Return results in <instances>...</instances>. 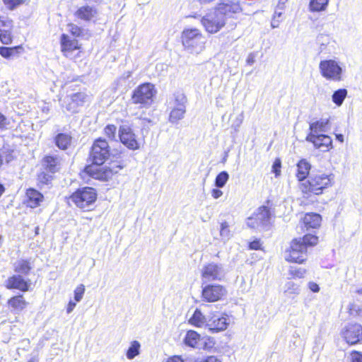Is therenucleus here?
I'll list each match as a JSON object with an SVG mask.
<instances>
[{
    "label": "nucleus",
    "instance_id": "17",
    "mask_svg": "<svg viewBox=\"0 0 362 362\" xmlns=\"http://www.w3.org/2000/svg\"><path fill=\"white\" fill-rule=\"evenodd\" d=\"M215 9L224 15L226 20V16L240 13L242 10L239 3L234 0H221Z\"/></svg>",
    "mask_w": 362,
    "mask_h": 362
},
{
    "label": "nucleus",
    "instance_id": "64",
    "mask_svg": "<svg viewBox=\"0 0 362 362\" xmlns=\"http://www.w3.org/2000/svg\"><path fill=\"white\" fill-rule=\"evenodd\" d=\"M281 13H277V12H275V14H274V18L277 16V17H281Z\"/></svg>",
    "mask_w": 362,
    "mask_h": 362
},
{
    "label": "nucleus",
    "instance_id": "5",
    "mask_svg": "<svg viewBox=\"0 0 362 362\" xmlns=\"http://www.w3.org/2000/svg\"><path fill=\"white\" fill-rule=\"evenodd\" d=\"M156 91L154 86L150 83H145L139 86L132 95L134 104H139L142 107L149 106L153 102V97Z\"/></svg>",
    "mask_w": 362,
    "mask_h": 362
},
{
    "label": "nucleus",
    "instance_id": "61",
    "mask_svg": "<svg viewBox=\"0 0 362 362\" xmlns=\"http://www.w3.org/2000/svg\"><path fill=\"white\" fill-rule=\"evenodd\" d=\"M336 138L340 142H343L344 141V136L342 134H336Z\"/></svg>",
    "mask_w": 362,
    "mask_h": 362
},
{
    "label": "nucleus",
    "instance_id": "30",
    "mask_svg": "<svg viewBox=\"0 0 362 362\" xmlns=\"http://www.w3.org/2000/svg\"><path fill=\"white\" fill-rule=\"evenodd\" d=\"M30 269L31 267L30 262L27 260L21 259L13 264V270L16 273L27 275L29 274Z\"/></svg>",
    "mask_w": 362,
    "mask_h": 362
},
{
    "label": "nucleus",
    "instance_id": "33",
    "mask_svg": "<svg viewBox=\"0 0 362 362\" xmlns=\"http://www.w3.org/2000/svg\"><path fill=\"white\" fill-rule=\"evenodd\" d=\"M43 163L46 169L50 173H55L59 169V160L56 157L47 156L44 158Z\"/></svg>",
    "mask_w": 362,
    "mask_h": 362
},
{
    "label": "nucleus",
    "instance_id": "54",
    "mask_svg": "<svg viewBox=\"0 0 362 362\" xmlns=\"http://www.w3.org/2000/svg\"><path fill=\"white\" fill-rule=\"evenodd\" d=\"M7 125V119L6 117L0 112V130L6 129Z\"/></svg>",
    "mask_w": 362,
    "mask_h": 362
},
{
    "label": "nucleus",
    "instance_id": "58",
    "mask_svg": "<svg viewBox=\"0 0 362 362\" xmlns=\"http://www.w3.org/2000/svg\"><path fill=\"white\" fill-rule=\"evenodd\" d=\"M211 195L214 199H218L223 195V192L219 189H213Z\"/></svg>",
    "mask_w": 362,
    "mask_h": 362
},
{
    "label": "nucleus",
    "instance_id": "52",
    "mask_svg": "<svg viewBox=\"0 0 362 362\" xmlns=\"http://www.w3.org/2000/svg\"><path fill=\"white\" fill-rule=\"evenodd\" d=\"M261 243L259 240H255L251 243H250V248L251 250H259L261 248Z\"/></svg>",
    "mask_w": 362,
    "mask_h": 362
},
{
    "label": "nucleus",
    "instance_id": "60",
    "mask_svg": "<svg viewBox=\"0 0 362 362\" xmlns=\"http://www.w3.org/2000/svg\"><path fill=\"white\" fill-rule=\"evenodd\" d=\"M91 197H92V204H93L97 199V194L95 192V190L93 188H92Z\"/></svg>",
    "mask_w": 362,
    "mask_h": 362
},
{
    "label": "nucleus",
    "instance_id": "31",
    "mask_svg": "<svg viewBox=\"0 0 362 362\" xmlns=\"http://www.w3.org/2000/svg\"><path fill=\"white\" fill-rule=\"evenodd\" d=\"M328 119H320L310 124V133L320 134V132H325L327 129Z\"/></svg>",
    "mask_w": 362,
    "mask_h": 362
},
{
    "label": "nucleus",
    "instance_id": "40",
    "mask_svg": "<svg viewBox=\"0 0 362 362\" xmlns=\"http://www.w3.org/2000/svg\"><path fill=\"white\" fill-rule=\"evenodd\" d=\"M229 179V175L226 171H222L218 173L215 179V186L218 188H222L225 186Z\"/></svg>",
    "mask_w": 362,
    "mask_h": 362
},
{
    "label": "nucleus",
    "instance_id": "63",
    "mask_svg": "<svg viewBox=\"0 0 362 362\" xmlns=\"http://www.w3.org/2000/svg\"><path fill=\"white\" fill-rule=\"evenodd\" d=\"M272 28H276L278 26V25H276L274 20H273V21L272 22Z\"/></svg>",
    "mask_w": 362,
    "mask_h": 362
},
{
    "label": "nucleus",
    "instance_id": "47",
    "mask_svg": "<svg viewBox=\"0 0 362 362\" xmlns=\"http://www.w3.org/2000/svg\"><path fill=\"white\" fill-rule=\"evenodd\" d=\"M124 166V165L121 163L118 164L115 162L110 163V166H108V170H111V177H112L113 175L118 173L119 170L122 169Z\"/></svg>",
    "mask_w": 362,
    "mask_h": 362
},
{
    "label": "nucleus",
    "instance_id": "36",
    "mask_svg": "<svg viewBox=\"0 0 362 362\" xmlns=\"http://www.w3.org/2000/svg\"><path fill=\"white\" fill-rule=\"evenodd\" d=\"M347 93L348 91L345 88H340L335 90L332 95L333 103L338 107L341 106L347 96Z\"/></svg>",
    "mask_w": 362,
    "mask_h": 362
},
{
    "label": "nucleus",
    "instance_id": "26",
    "mask_svg": "<svg viewBox=\"0 0 362 362\" xmlns=\"http://www.w3.org/2000/svg\"><path fill=\"white\" fill-rule=\"evenodd\" d=\"M8 307L15 312L22 311L28 305L22 295L12 297L8 300Z\"/></svg>",
    "mask_w": 362,
    "mask_h": 362
},
{
    "label": "nucleus",
    "instance_id": "27",
    "mask_svg": "<svg viewBox=\"0 0 362 362\" xmlns=\"http://www.w3.org/2000/svg\"><path fill=\"white\" fill-rule=\"evenodd\" d=\"M23 50V49L21 46L12 47H0V55L5 59L18 57Z\"/></svg>",
    "mask_w": 362,
    "mask_h": 362
},
{
    "label": "nucleus",
    "instance_id": "14",
    "mask_svg": "<svg viewBox=\"0 0 362 362\" xmlns=\"http://www.w3.org/2000/svg\"><path fill=\"white\" fill-rule=\"evenodd\" d=\"M13 21L5 16H0V41L2 44L10 45L13 40Z\"/></svg>",
    "mask_w": 362,
    "mask_h": 362
},
{
    "label": "nucleus",
    "instance_id": "37",
    "mask_svg": "<svg viewBox=\"0 0 362 362\" xmlns=\"http://www.w3.org/2000/svg\"><path fill=\"white\" fill-rule=\"evenodd\" d=\"M186 112V108H171L169 115V122L177 123L179 120L184 118Z\"/></svg>",
    "mask_w": 362,
    "mask_h": 362
},
{
    "label": "nucleus",
    "instance_id": "55",
    "mask_svg": "<svg viewBox=\"0 0 362 362\" xmlns=\"http://www.w3.org/2000/svg\"><path fill=\"white\" fill-rule=\"evenodd\" d=\"M201 362H221L216 356H209L204 358Z\"/></svg>",
    "mask_w": 362,
    "mask_h": 362
},
{
    "label": "nucleus",
    "instance_id": "28",
    "mask_svg": "<svg viewBox=\"0 0 362 362\" xmlns=\"http://www.w3.org/2000/svg\"><path fill=\"white\" fill-rule=\"evenodd\" d=\"M200 341V335L194 330L187 331L184 339V343L186 346L197 348Z\"/></svg>",
    "mask_w": 362,
    "mask_h": 362
},
{
    "label": "nucleus",
    "instance_id": "29",
    "mask_svg": "<svg viewBox=\"0 0 362 362\" xmlns=\"http://www.w3.org/2000/svg\"><path fill=\"white\" fill-rule=\"evenodd\" d=\"M54 141L59 148L66 150L71 144V136L68 134L61 133L56 136Z\"/></svg>",
    "mask_w": 362,
    "mask_h": 362
},
{
    "label": "nucleus",
    "instance_id": "42",
    "mask_svg": "<svg viewBox=\"0 0 362 362\" xmlns=\"http://www.w3.org/2000/svg\"><path fill=\"white\" fill-rule=\"evenodd\" d=\"M76 16L84 21H89L90 17V8L89 6H82L76 13Z\"/></svg>",
    "mask_w": 362,
    "mask_h": 362
},
{
    "label": "nucleus",
    "instance_id": "2",
    "mask_svg": "<svg viewBox=\"0 0 362 362\" xmlns=\"http://www.w3.org/2000/svg\"><path fill=\"white\" fill-rule=\"evenodd\" d=\"M181 38L185 49L192 54H199L205 47V37L197 28L185 29L182 33Z\"/></svg>",
    "mask_w": 362,
    "mask_h": 362
},
{
    "label": "nucleus",
    "instance_id": "18",
    "mask_svg": "<svg viewBox=\"0 0 362 362\" xmlns=\"http://www.w3.org/2000/svg\"><path fill=\"white\" fill-rule=\"evenodd\" d=\"M86 98L87 95L83 93H77L67 95L64 99L63 105L65 106L66 110L75 112L77 111V108L83 105Z\"/></svg>",
    "mask_w": 362,
    "mask_h": 362
},
{
    "label": "nucleus",
    "instance_id": "12",
    "mask_svg": "<svg viewBox=\"0 0 362 362\" xmlns=\"http://www.w3.org/2000/svg\"><path fill=\"white\" fill-rule=\"evenodd\" d=\"M71 201L78 208L84 211H89L90 204V187L78 189L69 198V202Z\"/></svg>",
    "mask_w": 362,
    "mask_h": 362
},
{
    "label": "nucleus",
    "instance_id": "7",
    "mask_svg": "<svg viewBox=\"0 0 362 362\" xmlns=\"http://www.w3.org/2000/svg\"><path fill=\"white\" fill-rule=\"evenodd\" d=\"M201 23L206 32L216 33L226 25V19L224 15L214 9L204 16Z\"/></svg>",
    "mask_w": 362,
    "mask_h": 362
},
{
    "label": "nucleus",
    "instance_id": "15",
    "mask_svg": "<svg viewBox=\"0 0 362 362\" xmlns=\"http://www.w3.org/2000/svg\"><path fill=\"white\" fill-rule=\"evenodd\" d=\"M229 325L228 315H214L208 319L206 327L212 332H218L227 329Z\"/></svg>",
    "mask_w": 362,
    "mask_h": 362
},
{
    "label": "nucleus",
    "instance_id": "9",
    "mask_svg": "<svg viewBox=\"0 0 362 362\" xmlns=\"http://www.w3.org/2000/svg\"><path fill=\"white\" fill-rule=\"evenodd\" d=\"M119 141L127 148L130 150H137L140 145L136 139V135L134 134L132 126L125 122L119 126L118 130Z\"/></svg>",
    "mask_w": 362,
    "mask_h": 362
},
{
    "label": "nucleus",
    "instance_id": "34",
    "mask_svg": "<svg viewBox=\"0 0 362 362\" xmlns=\"http://www.w3.org/2000/svg\"><path fill=\"white\" fill-rule=\"evenodd\" d=\"M85 288L83 285H80L76 288L74 291L75 302H74L72 300L69 301L66 309L68 313H70L74 310V307L76 306V302H78L81 300Z\"/></svg>",
    "mask_w": 362,
    "mask_h": 362
},
{
    "label": "nucleus",
    "instance_id": "13",
    "mask_svg": "<svg viewBox=\"0 0 362 362\" xmlns=\"http://www.w3.org/2000/svg\"><path fill=\"white\" fill-rule=\"evenodd\" d=\"M341 335L349 344H356L362 339V326L359 324H349L341 332Z\"/></svg>",
    "mask_w": 362,
    "mask_h": 362
},
{
    "label": "nucleus",
    "instance_id": "45",
    "mask_svg": "<svg viewBox=\"0 0 362 362\" xmlns=\"http://www.w3.org/2000/svg\"><path fill=\"white\" fill-rule=\"evenodd\" d=\"M290 274L294 278H303L306 270L303 268L291 267L289 270Z\"/></svg>",
    "mask_w": 362,
    "mask_h": 362
},
{
    "label": "nucleus",
    "instance_id": "51",
    "mask_svg": "<svg viewBox=\"0 0 362 362\" xmlns=\"http://www.w3.org/2000/svg\"><path fill=\"white\" fill-rule=\"evenodd\" d=\"M81 176L83 180H86V177H87V181L89 180V177H90V165H87L85 168V170L82 172Z\"/></svg>",
    "mask_w": 362,
    "mask_h": 362
},
{
    "label": "nucleus",
    "instance_id": "8",
    "mask_svg": "<svg viewBox=\"0 0 362 362\" xmlns=\"http://www.w3.org/2000/svg\"><path fill=\"white\" fill-rule=\"evenodd\" d=\"M272 215L267 206H261L247 218V225L252 228H267L271 223Z\"/></svg>",
    "mask_w": 362,
    "mask_h": 362
},
{
    "label": "nucleus",
    "instance_id": "59",
    "mask_svg": "<svg viewBox=\"0 0 362 362\" xmlns=\"http://www.w3.org/2000/svg\"><path fill=\"white\" fill-rule=\"evenodd\" d=\"M167 362H184V361L180 356H174L170 358Z\"/></svg>",
    "mask_w": 362,
    "mask_h": 362
},
{
    "label": "nucleus",
    "instance_id": "16",
    "mask_svg": "<svg viewBox=\"0 0 362 362\" xmlns=\"http://www.w3.org/2000/svg\"><path fill=\"white\" fill-rule=\"evenodd\" d=\"M306 141L313 144L316 148L322 151H327L332 147V140L330 136L325 134H315L310 133L306 136Z\"/></svg>",
    "mask_w": 362,
    "mask_h": 362
},
{
    "label": "nucleus",
    "instance_id": "24",
    "mask_svg": "<svg viewBox=\"0 0 362 362\" xmlns=\"http://www.w3.org/2000/svg\"><path fill=\"white\" fill-rule=\"evenodd\" d=\"M321 216L318 214H306L303 218V224L307 229L317 228L320 226Z\"/></svg>",
    "mask_w": 362,
    "mask_h": 362
},
{
    "label": "nucleus",
    "instance_id": "53",
    "mask_svg": "<svg viewBox=\"0 0 362 362\" xmlns=\"http://www.w3.org/2000/svg\"><path fill=\"white\" fill-rule=\"evenodd\" d=\"M308 288L311 291L314 293H317L320 291L319 285L313 281L308 283Z\"/></svg>",
    "mask_w": 362,
    "mask_h": 362
},
{
    "label": "nucleus",
    "instance_id": "25",
    "mask_svg": "<svg viewBox=\"0 0 362 362\" xmlns=\"http://www.w3.org/2000/svg\"><path fill=\"white\" fill-rule=\"evenodd\" d=\"M187 99L182 92H177L173 95V98L169 101L170 108H186Z\"/></svg>",
    "mask_w": 362,
    "mask_h": 362
},
{
    "label": "nucleus",
    "instance_id": "23",
    "mask_svg": "<svg viewBox=\"0 0 362 362\" xmlns=\"http://www.w3.org/2000/svg\"><path fill=\"white\" fill-rule=\"evenodd\" d=\"M311 165L305 160L301 159L297 163L296 177L300 182H303L309 175Z\"/></svg>",
    "mask_w": 362,
    "mask_h": 362
},
{
    "label": "nucleus",
    "instance_id": "11",
    "mask_svg": "<svg viewBox=\"0 0 362 362\" xmlns=\"http://www.w3.org/2000/svg\"><path fill=\"white\" fill-rule=\"evenodd\" d=\"M227 293L226 288L220 284H206L202 287V297L209 303L219 300Z\"/></svg>",
    "mask_w": 362,
    "mask_h": 362
},
{
    "label": "nucleus",
    "instance_id": "21",
    "mask_svg": "<svg viewBox=\"0 0 362 362\" xmlns=\"http://www.w3.org/2000/svg\"><path fill=\"white\" fill-rule=\"evenodd\" d=\"M92 178L100 180H108L111 178V170L107 165L92 164Z\"/></svg>",
    "mask_w": 362,
    "mask_h": 362
},
{
    "label": "nucleus",
    "instance_id": "57",
    "mask_svg": "<svg viewBox=\"0 0 362 362\" xmlns=\"http://www.w3.org/2000/svg\"><path fill=\"white\" fill-rule=\"evenodd\" d=\"M243 120V113H241L238 117H237L235 124H233V127L235 126V129H237V128H238L240 126V124H242Z\"/></svg>",
    "mask_w": 362,
    "mask_h": 362
},
{
    "label": "nucleus",
    "instance_id": "6",
    "mask_svg": "<svg viewBox=\"0 0 362 362\" xmlns=\"http://www.w3.org/2000/svg\"><path fill=\"white\" fill-rule=\"evenodd\" d=\"M319 69L321 75L327 80L340 81L342 80L343 69L337 62L325 59L320 62Z\"/></svg>",
    "mask_w": 362,
    "mask_h": 362
},
{
    "label": "nucleus",
    "instance_id": "10",
    "mask_svg": "<svg viewBox=\"0 0 362 362\" xmlns=\"http://www.w3.org/2000/svg\"><path fill=\"white\" fill-rule=\"evenodd\" d=\"M110 156L109 145L104 139H96L92 145V164L103 165Z\"/></svg>",
    "mask_w": 362,
    "mask_h": 362
},
{
    "label": "nucleus",
    "instance_id": "35",
    "mask_svg": "<svg viewBox=\"0 0 362 362\" xmlns=\"http://www.w3.org/2000/svg\"><path fill=\"white\" fill-rule=\"evenodd\" d=\"M329 4V0H310L309 8L313 12H320L325 11Z\"/></svg>",
    "mask_w": 362,
    "mask_h": 362
},
{
    "label": "nucleus",
    "instance_id": "1",
    "mask_svg": "<svg viewBox=\"0 0 362 362\" xmlns=\"http://www.w3.org/2000/svg\"><path fill=\"white\" fill-rule=\"evenodd\" d=\"M317 242L318 237L311 234H307L303 238L294 239L291 243L290 250L286 252V260L303 263L307 258V247L315 245Z\"/></svg>",
    "mask_w": 362,
    "mask_h": 362
},
{
    "label": "nucleus",
    "instance_id": "39",
    "mask_svg": "<svg viewBox=\"0 0 362 362\" xmlns=\"http://www.w3.org/2000/svg\"><path fill=\"white\" fill-rule=\"evenodd\" d=\"M331 38L328 35L320 34L317 37V43L319 45L320 52L326 50L327 45L330 43Z\"/></svg>",
    "mask_w": 362,
    "mask_h": 362
},
{
    "label": "nucleus",
    "instance_id": "3",
    "mask_svg": "<svg viewBox=\"0 0 362 362\" xmlns=\"http://www.w3.org/2000/svg\"><path fill=\"white\" fill-rule=\"evenodd\" d=\"M330 175L325 173L311 174L308 180L304 182H301L300 189L303 193H313L315 194H320L324 189L331 185Z\"/></svg>",
    "mask_w": 362,
    "mask_h": 362
},
{
    "label": "nucleus",
    "instance_id": "41",
    "mask_svg": "<svg viewBox=\"0 0 362 362\" xmlns=\"http://www.w3.org/2000/svg\"><path fill=\"white\" fill-rule=\"evenodd\" d=\"M220 235L222 240H228L231 237L229 225L226 221L221 223L220 228Z\"/></svg>",
    "mask_w": 362,
    "mask_h": 362
},
{
    "label": "nucleus",
    "instance_id": "46",
    "mask_svg": "<svg viewBox=\"0 0 362 362\" xmlns=\"http://www.w3.org/2000/svg\"><path fill=\"white\" fill-rule=\"evenodd\" d=\"M4 5L9 10H13L16 6L22 4L23 0H2Z\"/></svg>",
    "mask_w": 362,
    "mask_h": 362
},
{
    "label": "nucleus",
    "instance_id": "4",
    "mask_svg": "<svg viewBox=\"0 0 362 362\" xmlns=\"http://www.w3.org/2000/svg\"><path fill=\"white\" fill-rule=\"evenodd\" d=\"M224 266L214 262L203 265L201 269L202 285L214 281H222L226 276Z\"/></svg>",
    "mask_w": 362,
    "mask_h": 362
},
{
    "label": "nucleus",
    "instance_id": "56",
    "mask_svg": "<svg viewBox=\"0 0 362 362\" xmlns=\"http://www.w3.org/2000/svg\"><path fill=\"white\" fill-rule=\"evenodd\" d=\"M255 54L253 52H251L248 54L247 59H246V62L247 64L252 65L255 63Z\"/></svg>",
    "mask_w": 362,
    "mask_h": 362
},
{
    "label": "nucleus",
    "instance_id": "38",
    "mask_svg": "<svg viewBox=\"0 0 362 362\" xmlns=\"http://www.w3.org/2000/svg\"><path fill=\"white\" fill-rule=\"evenodd\" d=\"M140 343L138 341H133L127 351V358L133 359L140 354Z\"/></svg>",
    "mask_w": 362,
    "mask_h": 362
},
{
    "label": "nucleus",
    "instance_id": "48",
    "mask_svg": "<svg viewBox=\"0 0 362 362\" xmlns=\"http://www.w3.org/2000/svg\"><path fill=\"white\" fill-rule=\"evenodd\" d=\"M281 162L279 158H276L272 165V172L278 177L281 174Z\"/></svg>",
    "mask_w": 362,
    "mask_h": 362
},
{
    "label": "nucleus",
    "instance_id": "43",
    "mask_svg": "<svg viewBox=\"0 0 362 362\" xmlns=\"http://www.w3.org/2000/svg\"><path fill=\"white\" fill-rule=\"evenodd\" d=\"M104 132L105 135L111 140L115 141L116 140V132H117V127L114 124H108L107 125L105 129Z\"/></svg>",
    "mask_w": 362,
    "mask_h": 362
},
{
    "label": "nucleus",
    "instance_id": "62",
    "mask_svg": "<svg viewBox=\"0 0 362 362\" xmlns=\"http://www.w3.org/2000/svg\"><path fill=\"white\" fill-rule=\"evenodd\" d=\"M28 362H38V359L36 357H33Z\"/></svg>",
    "mask_w": 362,
    "mask_h": 362
},
{
    "label": "nucleus",
    "instance_id": "50",
    "mask_svg": "<svg viewBox=\"0 0 362 362\" xmlns=\"http://www.w3.org/2000/svg\"><path fill=\"white\" fill-rule=\"evenodd\" d=\"M351 362H362V354L358 351H353L351 354Z\"/></svg>",
    "mask_w": 362,
    "mask_h": 362
},
{
    "label": "nucleus",
    "instance_id": "32",
    "mask_svg": "<svg viewBox=\"0 0 362 362\" xmlns=\"http://www.w3.org/2000/svg\"><path fill=\"white\" fill-rule=\"evenodd\" d=\"M207 321L208 320H206L205 316L198 309L195 310L194 314L189 320V323L197 327H202L205 324L206 325Z\"/></svg>",
    "mask_w": 362,
    "mask_h": 362
},
{
    "label": "nucleus",
    "instance_id": "22",
    "mask_svg": "<svg viewBox=\"0 0 362 362\" xmlns=\"http://www.w3.org/2000/svg\"><path fill=\"white\" fill-rule=\"evenodd\" d=\"M26 196L28 197L27 204L30 208H35L40 206L44 199L43 195L34 189H28L26 192Z\"/></svg>",
    "mask_w": 362,
    "mask_h": 362
},
{
    "label": "nucleus",
    "instance_id": "20",
    "mask_svg": "<svg viewBox=\"0 0 362 362\" xmlns=\"http://www.w3.org/2000/svg\"><path fill=\"white\" fill-rule=\"evenodd\" d=\"M61 50L66 57H70L72 52L79 49L80 46L76 40H71L67 35L63 34L60 39Z\"/></svg>",
    "mask_w": 362,
    "mask_h": 362
},
{
    "label": "nucleus",
    "instance_id": "19",
    "mask_svg": "<svg viewBox=\"0 0 362 362\" xmlns=\"http://www.w3.org/2000/svg\"><path fill=\"white\" fill-rule=\"evenodd\" d=\"M30 281H26L21 275H13L6 281V287L8 289H18L27 291L29 289Z\"/></svg>",
    "mask_w": 362,
    "mask_h": 362
},
{
    "label": "nucleus",
    "instance_id": "49",
    "mask_svg": "<svg viewBox=\"0 0 362 362\" xmlns=\"http://www.w3.org/2000/svg\"><path fill=\"white\" fill-rule=\"evenodd\" d=\"M69 31L74 36H79L81 33V30L79 27L77 25H75L74 24H69L68 25Z\"/></svg>",
    "mask_w": 362,
    "mask_h": 362
},
{
    "label": "nucleus",
    "instance_id": "44",
    "mask_svg": "<svg viewBox=\"0 0 362 362\" xmlns=\"http://www.w3.org/2000/svg\"><path fill=\"white\" fill-rule=\"evenodd\" d=\"M284 292L289 294H298L300 293L299 286L292 281H288L285 284Z\"/></svg>",
    "mask_w": 362,
    "mask_h": 362
}]
</instances>
